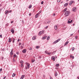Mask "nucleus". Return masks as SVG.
I'll return each mask as SVG.
<instances>
[{
  "mask_svg": "<svg viewBox=\"0 0 79 79\" xmlns=\"http://www.w3.org/2000/svg\"><path fill=\"white\" fill-rule=\"evenodd\" d=\"M52 60H53V61H55V57L54 56H52Z\"/></svg>",
  "mask_w": 79,
  "mask_h": 79,
  "instance_id": "nucleus-9",
  "label": "nucleus"
},
{
  "mask_svg": "<svg viewBox=\"0 0 79 79\" xmlns=\"http://www.w3.org/2000/svg\"><path fill=\"white\" fill-rule=\"evenodd\" d=\"M13 56H14V58H15V57L16 56V54H14Z\"/></svg>",
  "mask_w": 79,
  "mask_h": 79,
  "instance_id": "nucleus-23",
  "label": "nucleus"
},
{
  "mask_svg": "<svg viewBox=\"0 0 79 79\" xmlns=\"http://www.w3.org/2000/svg\"><path fill=\"white\" fill-rule=\"evenodd\" d=\"M53 15L54 16H55V14H53Z\"/></svg>",
  "mask_w": 79,
  "mask_h": 79,
  "instance_id": "nucleus-56",
  "label": "nucleus"
},
{
  "mask_svg": "<svg viewBox=\"0 0 79 79\" xmlns=\"http://www.w3.org/2000/svg\"><path fill=\"white\" fill-rule=\"evenodd\" d=\"M70 15V12L69 11H66L64 13V15L65 16H69Z\"/></svg>",
  "mask_w": 79,
  "mask_h": 79,
  "instance_id": "nucleus-1",
  "label": "nucleus"
},
{
  "mask_svg": "<svg viewBox=\"0 0 79 79\" xmlns=\"http://www.w3.org/2000/svg\"><path fill=\"white\" fill-rule=\"evenodd\" d=\"M13 40L15 41V39L14 38H13Z\"/></svg>",
  "mask_w": 79,
  "mask_h": 79,
  "instance_id": "nucleus-59",
  "label": "nucleus"
},
{
  "mask_svg": "<svg viewBox=\"0 0 79 79\" xmlns=\"http://www.w3.org/2000/svg\"><path fill=\"white\" fill-rule=\"evenodd\" d=\"M43 77H45V75H43Z\"/></svg>",
  "mask_w": 79,
  "mask_h": 79,
  "instance_id": "nucleus-48",
  "label": "nucleus"
},
{
  "mask_svg": "<svg viewBox=\"0 0 79 79\" xmlns=\"http://www.w3.org/2000/svg\"><path fill=\"white\" fill-rule=\"evenodd\" d=\"M16 76V75L14 73H13L12 75V77H15Z\"/></svg>",
  "mask_w": 79,
  "mask_h": 79,
  "instance_id": "nucleus-26",
  "label": "nucleus"
},
{
  "mask_svg": "<svg viewBox=\"0 0 79 79\" xmlns=\"http://www.w3.org/2000/svg\"><path fill=\"white\" fill-rule=\"evenodd\" d=\"M68 5V3H67L64 4V6H66L67 5Z\"/></svg>",
  "mask_w": 79,
  "mask_h": 79,
  "instance_id": "nucleus-16",
  "label": "nucleus"
},
{
  "mask_svg": "<svg viewBox=\"0 0 79 79\" xmlns=\"http://www.w3.org/2000/svg\"><path fill=\"white\" fill-rule=\"evenodd\" d=\"M60 1H61V0H57V2H60Z\"/></svg>",
  "mask_w": 79,
  "mask_h": 79,
  "instance_id": "nucleus-40",
  "label": "nucleus"
},
{
  "mask_svg": "<svg viewBox=\"0 0 79 79\" xmlns=\"http://www.w3.org/2000/svg\"><path fill=\"white\" fill-rule=\"evenodd\" d=\"M31 62L32 63H34V62H35V60H32Z\"/></svg>",
  "mask_w": 79,
  "mask_h": 79,
  "instance_id": "nucleus-29",
  "label": "nucleus"
},
{
  "mask_svg": "<svg viewBox=\"0 0 79 79\" xmlns=\"http://www.w3.org/2000/svg\"><path fill=\"white\" fill-rule=\"evenodd\" d=\"M1 59H2V60H3V59H4V58L3 57H1Z\"/></svg>",
  "mask_w": 79,
  "mask_h": 79,
  "instance_id": "nucleus-36",
  "label": "nucleus"
},
{
  "mask_svg": "<svg viewBox=\"0 0 79 79\" xmlns=\"http://www.w3.org/2000/svg\"><path fill=\"white\" fill-rule=\"evenodd\" d=\"M15 42V40H13V43H14Z\"/></svg>",
  "mask_w": 79,
  "mask_h": 79,
  "instance_id": "nucleus-62",
  "label": "nucleus"
},
{
  "mask_svg": "<svg viewBox=\"0 0 79 79\" xmlns=\"http://www.w3.org/2000/svg\"><path fill=\"white\" fill-rule=\"evenodd\" d=\"M29 50H32V48H30Z\"/></svg>",
  "mask_w": 79,
  "mask_h": 79,
  "instance_id": "nucleus-46",
  "label": "nucleus"
},
{
  "mask_svg": "<svg viewBox=\"0 0 79 79\" xmlns=\"http://www.w3.org/2000/svg\"><path fill=\"white\" fill-rule=\"evenodd\" d=\"M9 13L8 11L6 10V11H5V14L6 15V14H7V13Z\"/></svg>",
  "mask_w": 79,
  "mask_h": 79,
  "instance_id": "nucleus-18",
  "label": "nucleus"
},
{
  "mask_svg": "<svg viewBox=\"0 0 79 79\" xmlns=\"http://www.w3.org/2000/svg\"><path fill=\"white\" fill-rule=\"evenodd\" d=\"M52 54V53L51 52H48V55H51Z\"/></svg>",
  "mask_w": 79,
  "mask_h": 79,
  "instance_id": "nucleus-33",
  "label": "nucleus"
},
{
  "mask_svg": "<svg viewBox=\"0 0 79 79\" xmlns=\"http://www.w3.org/2000/svg\"><path fill=\"white\" fill-rule=\"evenodd\" d=\"M45 53L46 54H48V51H45Z\"/></svg>",
  "mask_w": 79,
  "mask_h": 79,
  "instance_id": "nucleus-27",
  "label": "nucleus"
},
{
  "mask_svg": "<svg viewBox=\"0 0 79 79\" xmlns=\"http://www.w3.org/2000/svg\"><path fill=\"white\" fill-rule=\"evenodd\" d=\"M54 28L56 30L57 29H58V27H57V26H55L54 27Z\"/></svg>",
  "mask_w": 79,
  "mask_h": 79,
  "instance_id": "nucleus-15",
  "label": "nucleus"
},
{
  "mask_svg": "<svg viewBox=\"0 0 79 79\" xmlns=\"http://www.w3.org/2000/svg\"><path fill=\"white\" fill-rule=\"evenodd\" d=\"M23 53H26V49H24L23 51Z\"/></svg>",
  "mask_w": 79,
  "mask_h": 79,
  "instance_id": "nucleus-14",
  "label": "nucleus"
},
{
  "mask_svg": "<svg viewBox=\"0 0 79 79\" xmlns=\"http://www.w3.org/2000/svg\"><path fill=\"white\" fill-rule=\"evenodd\" d=\"M21 45V43H19V45Z\"/></svg>",
  "mask_w": 79,
  "mask_h": 79,
  "instance_id": "nucleus-58",
  "label": "nucleus"
},
{
  "mask_svg": "<svg viewBox=\"0 0 79 79\" xmlns=\"http://www.w3.org/2000/svg\"><path fill=\"white\" fill-rule=\"evenodd\" d=\"M19 52H16V54H17V55H19Z\"/></svg>",
  "mask_w": 79,
  "mask_h": 79,
  "instance_id": "nucleus-37",
  "label": "nucleus"
},
{
  "mask_svg": "<svg viewBox=\"0 0 79 79\" xmlns=\"http://www.w3.org/2000/svg\"><path fill=\"white\" fill-rule=\"evenodd\" d=\"M69 42L68 41H67V42H66L65 44H64V45H66L68 44Z\"/></svg>",
  "mask_w": 79,
  "mask_h": 79,
  "instance_id": "nucleus-12",
  "label": "nucleus"
},
{
  "mask_svg": "<svg viewBox=\"0 0 79 79\" xmlns=\"http://www.w3.org/2000/svg\"><path fill=\"white\" fill-rule=\"evenodd\" d=\"M72 10L73 11H76V7H75L73 8Z\"/></svg>",
  "mask_w": 79,
  "mask_h": 79,
  "instance_id": "nucleus-5",
  "label": "nucleus"
},
{
  "mask_svg": "<svg viewBox=\"0 0 79 79\" xmlns=\"http://www.w3.org/2000/svg\"><path fill=\"white\" fill-rule=\"evenodd\" d=\"M44 31L43 30L41 31L39 33V35H40L41 34H44Z\"/></svg>",
  "mask_w": 79,
  "mask_h": 79,
  "instance_id": "nucleus-2",
  "label": "nucleus"
},
{
  "mask_svg": "<svg viewBox=\"0 0 79 79\" xmlns=\"http://www.w3.org/2000/svg\"><path fill=\"white\" fill-rule=\"evenodd\" d=\"M71 4H71V3H70V2L69 3V5H71Z\"/></svg>",
  "mask_w": 79,
  "mask_h": 79,
  "instance_id": "nucleus-61",
  "label": "nucleus"
},
{
  "mask_svg": "<svg viewBox=\"0 0 79 79\" xmlns=\"http://www.w3.org/2000/svg\"><path fill=\"white\" fill-rule=\"evenodd\" d=\"M27 66H26L25 69H27V68L29 69V67L30 66V64L29 63H27Z\"/></svg>",
  "mask_w": 79,
  "mask_h": 79,
  "instance_id": "nucleus-3",
  "label": "nucleus"
},
{
  "mask_svg": "<svg viewBox=\"0 0 79 79\" xmlns=\"http://www.w3.org/2000/svg\"><path fill=\"white\" fill-rule=\"evenodd\" d=\"M72 50H74V48H73L72 49Z\"/></svg>",
  "mask_w": 79,
  "mask_h": 79,
  "instance_id": "nucleus-39",
  "label": "nucleus"
},
{
  "mask_svg": "<svg viewBox=\"0 0 79 79\" xmlns=\"http://www.w3.org/2000/svg\"><path fill=\"white\" fill-rule=\"evenodd\" d=\"M72 56H73V55H70V58H71V57H72Z\"/></svg>",
  "mask_w": 79,
  "mask_h": 79,
  "instance_id": "nucleus-51",
  "label": "nucleus"
},
{
  "mask_svg": "<svg viewBox=\"0 0 79 79\" xmlns=\"http://www.w3.org/2000/svg\"><path fill=\"white\" fill-rule=\"evenodd\" d=\"M42 12V10H40L39 12L38 13V15L39 14H40V13H41Z\"/></svg>",
  "mask_w": 79,
  "mask_h": 79,
  "instance_id": "nucleus-30",
  "label": "nucleus"
},
{
  "mask_svg": "<svg viewBox=\"0 0 79 79\" xmlns=\"http://www.w3.org/2000/svg\"><path fill=\"white\" fill-rule=\"evenodd\" d=\"M39 13H37V14H36L35 16V18H37L39 17Z\"/></svg>",
  "mask_w": 79,
  "mask_h": 79,
  "instance_id": "nucleus-6",
  "label": "nucleus"
},
{
  "mask_svg": "<svg viewBox=\"0 0 79 79\" xmlns=\"http://www.w3.org/2000/svg\"><path fill=\"white\" fill-rule=\"evenodd\" d=\"M11 32H12V33H13H13H14V32H15V31H14V30H13V29H12L11 30H10Z\"/></svg>",
  "mask_w": 79,
  "mask_h": 79,
  "instance_id": "nucleus-10",
  "label": "nucleus"
},
{
  "mask_svg": "<svg viewBox=\"0 0 79 79\" xmlns=\"http://www.w3.org/2000/svg\"><path fill=\"white\" fill-rule=\"evenodd\" d=\"M70 3H71V4H73V3H74V1H71L70 2Z\"/></svg>",
  "mask_w": 79,
  "mask_h": 79,
  "instance_id": "nucleus-22",
  "label": "nucleus"
},
{
  "mask_svg": "<svg viewBox=\"0 0 79 79\" xmlns=\"http://www.w3.org/2000/svg\"><path fill=\"white\" fill-rule=\"evenodd\" d=\"M25 77V75H23L21 76V77L20 78V79H23V78H24Z\"/></svg>",
  "mask_w": 79,
  "mask_h": 79,
  "instance_id": "nucleus-8",
  "label": "nucleus"
},
{
  "mask_svg": "<svg viewBox=\"0 0 79 79\" xmlns=\"http://www.w3.org/2000/svg\"><path fill=\"white\" fill-rule=\"evenodd\" d=\"M36 37H35V36H33L32 37V39L33 40H35V39H36Z\"/></svg>",
  "mask_w": 79,
  "mask_h": 79,
  "instance_id": "nucleus-17",
  "label": "nucleus"
},
{
  "mask_svg": "<svg viewBox=\"0 0 79 79\" xmlns=\"http://www.w3.org/2000/svg\"><path fill=\"white\" fill-rule=\"evenodd\" d=\"M49 39H50V36H48L47 38V40H49Z\"/></svg>",
  "mask_w": 79,
  "mask_h": 79,
  "instance_id": "nucleus-25",
  "label": "nucleus"
},
{
  "mask_svg": "<svg viewBox=\"0 0 79 79\" xmlns=\"http://www.w3.org/2000/svg\"><path fill=\"white\" fill-rule=\"evenodd\" d=\"M75 39H77V36H75Z\"/></svg>",
  "mask_w": 79,
  "mask_h": 79,
  "instance_id": "nucleus-47",
  "label": "nucleus"
},
{
  "mask_svg": "<svg viewBox=\"0 0 79 79\" xmlns=\"http://www.w3.org/2000/svg\"><path fill=\"white\" fill-rule=\"evenodd\" d=\"M17 41H18V42H19V40L18 39Z\"/></svg>",
  "mask_w": 79,
  "mask_h": 79,
  "instance_id": "nucleus-63",
  "label": "nucleus"
},
{
  "mask_svg": "<svg viewBox=\"0 0 79 79\" xmlns=\"http://www.w3.org/2000/svg\"><path fill=\"white\" fill-rule=\"evenodd\" d=\"M31 13H30L29 14V16H31Z\"/></svg>",
  "mask_w": 79,
  "mask_h": 79,
  "instance_id": "nucleus-50",
  "label": "nucleus"
},
{
  "mask_svg": "<svg viewBox=\"0 0 79 79\" xmlns=\"http://www.w3.org/2000/svg\"><path fill=\"white\" fill-rule=\"evenodd\" d=\"M32 8V5H30L29 6V8Z\"/></svg>",
  "mask_w": 79,
  "mask_h": 79,
  "instance_id": "nucleus-28",
  "label": "nucleus"
},
{
  "mask_svg": "<svg viewBox=\"0 0 79 79\" xmlns=\"http://www.w3.org/2000/svg\"><path fill=\"white\" fill-rule=\"evenodd\" d=\"M21 48H22V49L23 48V46L22 45V46H21Z\"/></svg>",
  "mask_w": 79,
  "mask_h": 79,
  "instance_id": "nucleus-53",
  "label": "nucleus"
},
{
  "mask_svg": "<svg viewBox=\"0 0 79 79\" xmlns=\"http://www.w3.org/2000/svg\"><path fill=\"white\" fill-rule=\"evenodd\" d=\"M21 67H23V65L22 64H21Z\"/></svg>",
  "mask_w": 79,
  "mask_h": 79,
  "instance_id": "nucleus-49",
  "label": "nucleus"
},
{
  "mask_svg": "<svg viewBox=\"0 0 79 79\" xmlns=\"http://www.w3.org/2000/svg\"><path fill=\"white\" fill-rule=\"evenodd\" d=\"M12 40L10 38H9V42H10H10H11V41Z\"/></svg>",
  "mask_w": 79,
  "mask_h": 79,
  "instance_id": "nucleus-7",
  "label": "nucleus"
},
{
  "mask_svg": "<svg viewBox=\"0 0 79 79\" xmlns=\"http://www.w3.org/2000/svg\"><path fill=\"white\" fill-rule=\"evenodd\" d=\"M13 51H11L10 52V55H13Z\"/></svg>",
  "mask_w": 79,
  "mask_h": 79,
  "instance_id": "nucleus-11",
  "label": "nucleus"
},
{
  "mask_svg": "<svg viewBox=\"0 0 79 79\" xmlns=\"http://www.w3.org/2000/svg\"><path fill=\"white\" fill-rule=\"evenodd\" d=\"M2 71V69H0V71Z\"/></svg>",
  "mask_w": 79,
  "mask_h": 79,
  "instance_id": "nucleus-55",
  "label": "nucleus"
},
{
  "mask_svg": "<svg viewBox=\"0 0 79 79\" xmlns=\"http://www.w3.org/2000/svg\"><path fill=\"white\" fill-rule=\"evenodd\" d=\"M12 12V11L11 10H10L9 11V13H11Z\"/></svg>",
  "mask_w": 79,
  "mask_h": 79,
  "instance_id": "nucleus-38",
  "label": "nucleus"
},
{
  "mask_svg": "<svg viewBox=\"0 0 79 79\" xmlns=\"http://www.w3.org/2000/svg\"><path fill=\"white\" fill-rule=\"evenodd\" d=\"M66 10H67V8H65L64 10V11H64V12H65V11H66Z\"/></svg>",
  "mask_w": 79,
  "mask_h": 79,
  "instance_id": "nucleus-24",
  "label": "nucleus"
},
{
  "mask_svg": "<svg viewBox=\"0 0 79 79\" xmlns=\"http://www.w3.org/2000/svg\"><path fill=\"white\" fill-rule=\"evenodd\" d=\"M9 25V24H8V23H7L6 24V26H8Z\"/></svg>",
  "mask_w": 79,
  "mask_h": 79,
  "instance_id": "nucleus-34",
  "label": "nucleus"
},
{
  "mask_svg": "<svg viewBox=\"0 0 79 79\" xmlns=\"http://www.w3.org/2000/svg\"><path fill=\"white\" fill-rule=\"evenodd\" d=\"M0 37L1 38H2V35H0Z\"/></svg>",
  "mask_w": 79,
  "mask_h": 79,
  "instance_id": "nucleus-43",
  "label": "nucleus"
},
{
  "mask_svg": "<svg viewBox=\"0 0 79 79\" xmlns=\"http://www.w3.org/2000/svg\"><path fill=\"white\" fill-rule=\"evenodd\" d=\"M72 57L73 59H74V56H72Z\"/></svg>",
  "mask_w": 79,
  "mask_h": 79,
  "instance_id": "nucleus-45",
  "label": "nucleus"
},
{
  "mask_svg": "<svg viewBox=\"0 0 79 79\" xmlns=\"http://www.w3.org/2000/svg\"><path fill=\"white\" fill-rule=\"evenodd\" d=\"M13 61L14 62H15V60L14 58H13Z\"/></svg>",
  "mask_w": 79,
  "mask_h": 79,
  "instance_id": "nucleus-42",
  "label": "nucleus"
},
{
  "mask_svg": "<svg viewBox=\"0 0 79 79\" xmlns=\"http://www.w3.org/2000/svg\"><path fill=\"white\" fill-rule=\"evenodd\" d=\"M57 75H58V74H57V73L56 72L55 74V77L57 76Z\"/></svg>",
  "mask_w": 79,
  "mask_h": 79,
  "instance_id": "nucleus-21",
  "label": "nucleus"
},
{
  "mask_svg": "<svg viewBox=\"0 0 79 79\" xmlns=\"http://www.w3.org/2000/svg\"><path fill=\"white\" fill-rule=\"evenodd\" d=\"M60 65V64H56V67H58V66H59Z\"/></svg>",
  "mask_w": 79,
  "mask_h": 79,
  "instance_id": "nucleus-20",
  "label": "nucleus"
},
{
  "mask_svg": "<svg viewBox=\"0 0 79 79\" xmlns=\"http://www.w3.org/2000/svg\"><path fill=\"white\" fill-rule=\"evenodd\" d=\"M50 22H51L50 21H49V22H47V24H49V23H50Z\"/></svg>",
  "mask_w": 79,
  "mask_h": 79,
  "instance_id": "nucleus-35",
  "label": "nucleus"
},
{
  "mask_svg": "<svg viewBox=\"0 0 79 79\" xmlns=\"http://www.w3.org/2000/svg\"><path fill=\"white\" fill-rule=\"evenodd\" d=\"M43 2H43V1L41 2V5H43L44 4V3H43Z\"/></svg>",
  "mask_w": 79,
  "mask_h": 79,
  "instance_id": "nucleus-41",
  "label": "nucleus"
},
{
  "mask_svg": "<svg viewBox=\"0 0 79 79\" xmlns=\"http://www.w3.org/2000/svg\"><path fill=\"white\" fill-rule=\"evenodd\" d=\"M39 58H40H40H42V57H41V56H39Z\"/></svg>",
  "mask_w": 79,
  "mask_h": 79,
  "instance_id": "nucleus-44",
  "label": "nucleus"
},
{
  "mask_svg": "<svg viewBox=\"0 0 79 79\" xmlns=\"http://www.w3.org/2000/svg\"><path fill=\"white\" fill-rule=\"evenodd\" d=\"M45 28L46 29H47V28H48V26H47V27H46Z\"/></svg>",
  "mask_w": 79,
  "mask_h": 79,
  "instance_id": "nucleus-54",
  "label": "nucleus"
},
{
  "mask_svg": "<svg viewBox=\"0 0 79 79\" xmlns=\"http://www.w3.org/2000/svg\"><path fill=\"white\" fill-rule=\"evenodd\" d=\"M46 39V36H44V37H43L42 38V40H44V39Z\"/></svg>",
  "mask_w": 79,
  "mask_h": 79,
  "instance_id": "nucleus-19",
  "label": "nucleus"
},
{
  "mask_svg": "<svg viewBox=\"0 0 79 79\" xmlns=\"http://www.w3.org/2000/svg\"><path fill=\"white\" fill-rule=\"evenodd\" d=\"M20 63H24V62H23V61L21 60V61H20Z\"/></svg>",
  "mask_w": 79,
  "mask_h": 79,
  "instance_id": "nucleus-32",
  "label": "nucleus"
},
{
  "mask_svg": "<svg viewBox=\"0 0 79 79\" xmlns=\"http://www.w3.org/2000/svg\"><path fill=\"white\" fill-rule=\"evenodd\" d=\"M5 78H6V76H5L3 77V79H5Z\"/></svg>",
  "mask_w": 79,
  "mask_h": 79,
  "instance_id": "nucleus-52",
  "label": "nucleus"
},
{
  "mask_svg": "<svg viewBox=\"0 0 79 79\" xmlns=\"http://www.w3.org/2000/svg\"><path fill=\"white\" fill-rule=\"evenodd\" d=\"M13 23V21H12L11 22V24H12V23Z\"/></svg>",
  "mask_w": 79,
  "mask_h": 79,
  "instance_id": "nucleus-57",
  "label": "nucleus"
},
{
  "mask_svg": "<svg viewBox=\"0 0 79 79\" xmlns=\"http://www.w3.org/2000/svg\"><path fill=\"white\" fill-rule=\"evenodd\" d=\"M72 21H73L72 20H70V21H69V20L68 21V23H71V22H72Z\"/></svg>",
  "mask_w": 79,
  "mask_h": 79,
  "instance_id": "nucleus-13",
  "label": "nucleus"
},
{
  "mask_svg": "<svg viewBox=\"0 0 79 79\" xmlns=\"http://www.w3.org/2000/svg\"><path fill=\"white\" fill-rule=\"evenodd\" d=\"M60 40H61V39H58L57 40H56L55 42H53V44H56V43L58 42Z\"/></svg>",
  "mask_w": 79,
  "mask_h": 79,
  "instance_id": "nucleus-4",
  "label": "nucleus"
},
{
  "mask_svg": "<svg viewBox=\"0 0 79 79\" xmlns=\"http://www.w3.org/2000/svg\"><path fill=\"white\" fill-rule=\"evenodd\" d=\"M50 79H53L52 78H50Z\"/></svg>",
  "mask_w": 79,
  "mask_h": 79,
  "instance_id": "nucleus-64",
  "label": "nucleus"
},
{
  "mask_svg": "<svg viewBox=\"0 0 79 79\" xmlns=\"http://www.w3.org/2000/svg\"><path fill=\"white\" fill-rule=\"evenodd\" d=\"M22 23H24V21L22 20Z\"/></svg>",
  "mask_w": 79,
  "mask_h": 79,
  "instance_id": "nucleus-60",
  "label": "nucleus"
},
{
  "mask_svg": "<svg viewBox=\"0 0 79 79\" xmlns=\"http://www.w3.org/2000/svg\"><path fill=\"white\" fill-rule=\"evenodd\" d=\"M40 47L39 46H36V48H39Z\"/></svg>",
  "mask_w": 79,
  "mask_h": 79,
  "instance_id": "nucleus-31",
  "label": "nucleus"
}]
</instances>
